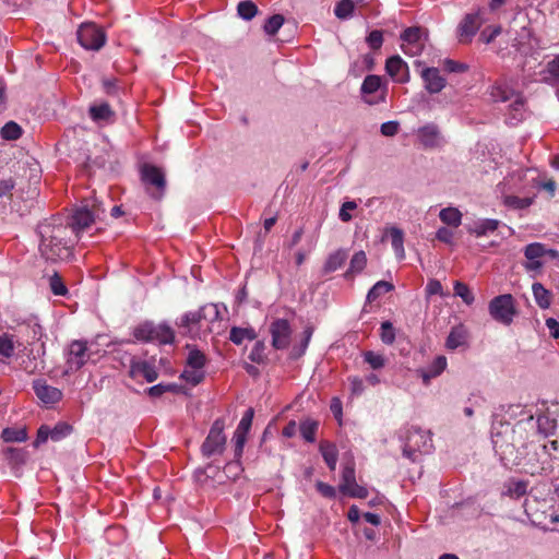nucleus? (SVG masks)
Returning <instances> with one entry per match:
<instances>
[{
  "label": "nucleus",
  "instance_id": "nucleus-26",
  "mask_svg": "<svg viewBox=\"0 0 559 559\" xmlns=\"http://www.w3.org/2000/svg\"><path fill=\"white\" fill-rule=\"evenodd\" d=\"M142 180L145 183L155 186L158 190L163 191L165 188V175L163 170L153 165H144L141 170Z\"/></svg>",
  "mask_w": 559,
  "mask_h": 559
},
{
  "label": "nucleus",
  "instance_id": "nucleus-31",
  "mask_svg": "<svg viewBox=\"0 0 559 559\" xmlns=\"http://www.w3.org/2000/svg\"><path fill=\"white\" fill-rule=\"evenodd\" d=\"M467 340V330L463 325H456L452 328L448 338L445 346L449 349H456L460 346L465 345Z\"/></svg>",
  "mask_w": 559,
  "mask_h": 559
},
{
  "label": "nucleus",
  "instance_id": "nucleus-8",
  "mask_svg": "<svg viewBox=\"0 0 559 559\" xmlns=\"http://www.w3.org/2000/svg\"><path fill=\"white\" fill-rule=\"evenodd\" d=\"M489 98L492 102L510 103V107L515 111L514 118L521 119L523 117L524 100L523 97L516 93L508 83L496 82L488 90Z\"/></svg>",
  "mask_w": 559,
  "mask_h": 559
},
{
  "label": "nucleus",
  "instance_id": "nucleus-53",
  "mask_svg": "<svg viewBox=\"0 0 559 559\" xmlns=\"http://www.w3.org/2000/svg\"><path fill=\"white\" fill-rule=\"evenodd\" d=\"M318 424L312 420H306L300 425V433L302 438L308 442H313Z\"/></svg>",
  "mask_w": 559,
  "mask_h": 559
},
{
  "label": "nucleus",
  "instance_id": "nucleus-63",
  "mask_svg": "<svg viewBox=\"0 0 559 559\" xmlns=\"http://www.w3.org/2000/svg\"><path fill=\"white\" fill-rule=\"evenodd\" d=\"M50 288L55 295L63 296L67 294V288L58 275L50 277Z\"/></svg>",
  "mask_w": 559,
  "mask_h": 559
},
{
  "label": "nucleus",
  "instance_id": "nucleus-47",
  "mask_svg": "<svg viewBox=\"0 0 559 559\" xmlns=\"http://www.w3.org/2000/svg\"><path fill=\"white\" fill-rule=\"evenodd\" d=\"M189 354L187 357V367L204 369L205 356L197 348L189 347Z\"/></svg>",
  "mask_w": 559,
  "mask_h": 559
},
{
  "label": "nucleus",
  "instance_id": "nucleus-13",
  "mask_svg": "<svg viewBox=\"0 0 559 559\" xmlns=\"http://www.w3.org/2000/svg\"><path fill=\"white\" fill-rule=\"evenodd\" d=\"M386 91V85L382 83L381 76L376 74L367 75L360 87L361 97L368 105L384 103Z\"/></svg>",
  "mask_w": 559,
  "mask_h": 559
},
{
  "label": "nucleus",
  "instance_id": "nucleus-17",
  "mask_svg": "<svg viewBox=\"0 0 559 559\" xmlns=\"http://www.w3.org/2000/svg\"><path fill=\"white\" fill-rule=\"evenodd\" d=\"M90 358L88 347L85 342L74 341L70 344L67 354V370H79Z\"/></svg>",
  "mask_w": 559,
  "mask_h": 559
},
{
  "label": "nucleus",
  "instance_id": "nucleus-40",
  "mask_svg": "<svg viewBox=\"0 0 559 559\" xmlns=\"http://www.w3.org/2000/svg\"><path fill=\"white\" fill-rule=\"evenodd\" d=\"M230 341L236 345H240L245 340H254L255 332L247 328H233L230 331Z\"/></svg>",
  "mask_w": 559,
  "mask_h": 559
},
{
  "label": "nucleus",
  "instance_id": "nucleus-18",
  "mask_svg": "<svg viewBox=\"0 0 559 559\" xmlns=\"http://www.w3.org/2000/svg\"><path fill=\"white\" fill-rule=\"evenodd\" d=\"M272 346L276 349L287 348L290 344L292 329L287 320L277 319L271 323Z\"/></svg>",
  "mask_w": 559,
  "mask_h": 559
},
{
  "label": "nucleus",
  "instance_id": "nucleus-52",
  "mask_svg": "<svg viewBox=\"0 0 559 559\" xmlns=\"http://www.w3.org/2000/svg\"><path fill=\"white\" fill-rule=\"evenodd\" d=\"M366 264H367L366 253L364 251H358L353 255V258L350 260L349 272L350 273H359L365 269Z\"/></svg>",
  "mask_w": 559,
  "mask_h": 559
},
{
  "label": "nucleus",
  "instance_id": "nucleus-60",
  "mask_svg": "<svg viewBox=\"0 0 559 559\" xmlns=\"http://www.w3.org/2000/svg\"><path fill=\"white\" fill-rule=\"evenodd\" d=\"M357 207V203L355 201H346L342 204L338 216L342 222H349L352 219L350 211H354Z\"/></svg>",
  "mask_w": 559,
  "mask_h": 559
},
{
  "label": "nucleus",
  "instance_id": "nucleus-29",
  "mask_svg": "<svg viewBox=\"0 0 559 559\" xmlns=\"http://www.w3.org/2000/svg\"><path fill=\"white\" fill-rule=\"evenodd\" d=\"M204 312V318L213 324L216 329H222V333L224 332L226 324L221 311V306L217 304H207L202 307Z\"/></svg>",
  "mask_w": 559,
  "mask_h": 559
},
{
  "label": "nucleus",
  "instance_id": "nucleus-58",
  "mask_svg": "<svg viewBox=\"0 0 559 559\" xmlns=\"http://www.w3.org/2000/svg\"><path fill=\"white\" fill-rule=\"evenodd\" d=\"M426 293L428 296L440 295L441 297H448L449 295L443 290V287L438 280H429L426 285Z\"/></svg>",
  "mask_w": 559,
  "mask_h": 559
},
{
  "label": "nucleus",
  "instance_id": "nucleus-21",
  "mask_svg": "<svg viewBox=\"0 0 559 559\" xmlns=\"http://www.w3.org/2000/svg\"><path fill=\"white\" fill-rule=\"evenodd\" d=\"M425 88L430 94L440 93L447 85V80L440 74L437 68H424L420 71Z\"/></svg>",
  "mask_w": 559,
  "mask_h": 559
},
{
  "label": "nucleus",
  "instance_id": "nucleus-25",
  "mask_svg": "<svg viewBox=\"0 0 559 559\" xmlns=\"http://www.w3.org/2000/svg\"><path fill=\"white\" fill-rule=\"evenodd\" d=\"M130 374L133 378H144L147 382L155 381L158 376L154 365L145 360L132 361Z\"/></svg>",
  "mask_w": 559,
  "mask_h": 559
},
{
  "label": "nucleus",
  "instance_id": "nucleus-46",
  "mask_svg": "<svg viewBox=\"0 0 559 559\" xmlns=\"http://www.w3.org/2000/svg\"><path fill=\"white\" fill-rule=\"evenodd\" d=\"M15 341L10 334L0 335V356L11 358L14 354Z\"/></svg>",
  "mask_w": 559,
  "mask_h": 559
},
{
  "label": "nucleus",
  "instance_id": "nucleus-11",
  "mask_svg": "<svg viewBox=\"0 0 559 559\" xmlns=\"http://www.w3.org/2000/svg\"><path fill=\"white\" fill-rule=\"evenodd\" d=\"M181 325L187 329L191 337H204L207 334L221 335L222 329L214 328L213 324L204 318L202 307L197 311L186 313L181 318Z\"/></svg>",
  "mask_w": 559,
  "mask_h": 559
},
{
  "label": "nucleus",
  "instance_id": "nucleus-5",
  "mask_svg": "<svg viewBox=\"0 0 559 559\" xmlns=\"http://www.w3.org/2000/svg\"><path fill=\"white\" fill-rule=\"evenodd\" d=\"M533 448V452H527L525 455L521 451V463L511 465L521 466L522 469L530 475L550 474L554 466L548 445L543 444Z\"/></svg>",
  "mask_w": 559,
  "mask_h": 559
},
{
  "label": "nucleus",
  "instance_id": "nucleus-30",
  "mask_svg": "<svg viewBox=\"0 0 559 559\" xmlns=\"http://www.w3.org/2000/svg\"><path fill=\"white\" fill-rule=\"evenodd\" d=\"M90 116L95 122H110L114 111L107 103L94 104L90 107Z\"/></svg>",
  "mask_w": 559,
  "mask_h": 559
},
{
  "label": "nucleus",
  "instance_id": "nucleus-3",
  "mask_svg": "<svg viewBox=\"0 0 559 559\" xmlns=\"http://www.w3.org/2000/svg\"><path fill=\"white\" fill-rule=\"evenodd\" d=\"M400 440L403 443V454L413 462L418 460L420 454L430 453L432 439L429 431L418 427H408L401 431Z\"/></svg>",
  "mask_w": 559,
  "mask_h": 559
},
{
  "label": "nucleus",
  "instance_id": "nucleus-44",
  "mask_svg": "<svg viewBox=\"0 0 559 559\" xmlns=\"http://www.w3.org/2000/svg\"><path fill=\"white\" fill-rule=\"evenodd\" d=\"M354 9L353 0H341L334 8V14L340 20H347L353 15Z\"/></svg>",
  "mask_w": 559,
  "mask_h": 559
},
{
  "label": "nucleus",
  "instance_id": "nucleus-27",
  "mask_svg": "<svg viewBox=\"0 0 559 559\" xmlns=\"http://www.w3.org/2000/svg\"><path fill=\"white\" fill-rule=\"evenodd\" d=\"M528 481L510 478L503 485L502 493L511 499H520L527 493Z\"/></svg>",
  "mask_w": 559,
  "mask_h": 559
},
{
  "label": "nucleus",
  "instance_id": "nucleus-1",
  "mask_svg": "<svg viewBox=\"0 0 559 559\" xmlns=\"http://www.w3.org/2000/svg\"><path fill=\"white\" fill-rule=\"evenodd\" d=\"M491 442L496 454L503 465L521 463V449L526 450L528 442L521 439L516 431V424L511 427L509 423L495 420L491 426Z\"/></svg>",
  "mask_w": 559,
  "mask_h": 559
},
{
  "label": "nucleus",
  "instance_id": "nucleus-36",
  "mask_svg": "<svg viewBox=\"0 0 559 559\" xmlns=\"http://www.w3.org/2000/svg\"><path fill=\"white\" fill-rule=\"evenodd\" d=\"M533 295L535 298L536 304L542 309L549 308L551 300H550V293L540 283H534L532 286Z\"/></svg>",
  "mask_w": 559,
  "mask_h": 559
},
{
  "label": "nucleus",
  "instance_id": "nucleus-19",
  "mask_svg": "<svg viewBox=\"0 0 559 559\" xmlns=\"http://www.w3.org/2000/svg\"><path fill=\"white\" fill-rule=\"evenodd\" d=\"M481 25L479 12L466 14L457 27L460 41L469 43Z\"/></svg>",
  "mask_w": 559,
  "mask_h": 559
},
{
  "label": "nucleus",
  "instance_id": "nucleus-4",
  "mask_svg": "<svg viewBox=\"0 0 559 559\" xmlns=\"http://www.w3.org/2000/svg\"><path fill=\"white\" fill-rule=\"evenodd\" d=\"M524 511L531 523L542 530H554V525L559 523V514L545 500L536 498L526 499Z\"/></svg>",
  "mask_w": 559,
  "mask_h": 559
},
{
  "label": "nucleus",
  "instance_id": "nucleus-37",
  "mask_svg": "<svg viewBox=\"0 0 559 559\" xmlns=\"http://www.w3.org/2000/svg\"><path fill=\"white\" fill-rule=\"evenodd\" d=\"M1 438L5 442H24L27 440L25 428L8 427L2 430Z\"/></svg>",
  "mask_w": 559,
  "mask_h": 559
},
{
  "label": "nucleus",
  "instance_id": "nucleus-34",
  "mask_svg": "<svg viewBox=\"0 0 559 559\" xmlns=\"http://www.w3.org/2000/svg\"><path fill=\"white\" fill-rule=\"evenodd\" d=\"M320 452L329 468L334 471L337 463V449L335 444L328 441H322L320 443Z\"/></svg>",
  "mask_w": 559,
  "mask_h": 559
},
{
  "label": "nucleus",
  "instance_id": "nucleus-12",
  "mask_svg": "<svg viewBox=\"0 0 559 559\" xmlns=\"http://www.w3.org/2000/svg\"><path fill=\"white\" fill-rule=\"evenodd\" d=\"M428 40L427 32L421 27H408L401 34V49L411 57L421 55Z\"/></svg>",
  "mask_w": 559,
  "mask_h": 559
},
{
  "label": "nucleus",
  "instance_id": "nucleus-14",
  "mask_svg": "<svg viewBox=\"0 0 559 559\" xmlns=\"http://www.w3.org/2000/svg\"><path fill=\"white\" fill-rule=\"evenodd\" d=\"M78 40L85 49L98 50L104 46L106 36L96 24L83 23L78 31Z\"/></svg>",
  "mask_w": 559,
  "mask_h": 559
},
{
  "label": "nucleus",
  "instance_id": "nucleus-45",
  "mask_svg": "<svg viewBox=\"0 0 559 559\" xmlns=\"http://www.w3.org/2000/svg\"><path fill=\"white\" fill-rule=\"evenodd\" d=\"M237 12L239 16L246 21L252 20L258 13V7L250 0L238 3Z\"/></svg>",
  "mask_w": 559,
  "mask_h": 559
},
{
  "label": "nucleus",
  "instance_id": "nucleus-7",
  "mask_svg": "<svg viewBox=\"0 0 559 559\" xmlns=\"http://www.w3.org/2000/svg\"><path fill=\"white\" fill-rule=\"evenodd\" d=\"M104 213L105 210L102 207L100 203H98L97 200H93L92 204L85 203L74 211L71 217L70 227L72 231L79 236L97 218H100V215Z\"/></svg>",
  "mask_w": 559,
  "mask_h": 559
},
{
  "label": "nucleus",
  "instance_id": "nucleus-28",
  "mask_svg": "<svg viewBox=\"0 0 559 559\" xmlns=\"http://www.w3.org/2000/svg\"><path fill=\"white\" fill-rule=\"evenodd\" d=\"M447 365V358L444 356H438L431 361L427 369H420L418 372L423 381L427 384L430 379L440 376L445 370Z\"/></svg>",
  "mask_w": 559,
  "mask_h": 559
},
{
  "label": "nucleus",
  "instance_id": "nucleus-54",
  "mask_svg": "<svg viewBox=\"0 0 559 559\" xmlns=\"http://www.w3.org/2000/svg\"><path fill=\"white\" fill-rule=\"evenodd\" d=\"M364 359L372 369H380L385 365L384 356L371 350L364 353Z\"/></svg>",
  "mask_w": 559,
  "mask_h": 559
},
{
  "label": "nucleus",
  "instance_id": "nucleus-50",
  "mask_svg": "<svg viewBox=\"0 0 559 559\" xmlns=\"http://www.w3.org/2000/svg\"><path fill=\"white\" fill-rule=\"evenodd\" d=\"M533 203L532 198H520L515 195H506L504 197V204L512 209H526Z\"/></svg>",
  "mask_w": 559,
  "mask_h": 559
},
{
  "label": "nucleus",
  "instance_id": "nucleus-55",
  "mask_svg": "<svg viewBox=\"0 0 559 559\" xmlns=\"http://www.w3.org/2000/svg\"><path fill=\"white\" fill-rule=\"evenodd\" d=\"M381 340L384 344H392L395 341V332L391 322L385 321L381 324Z\"/></svg>",
  "mask_w": 559,
  "mask_h": 559
},
{
  "label": "nucleus",
  "instance_id": "nucleus-62",
  "mask_svg": "<svg viewBox=\"0 0 559 559\" xmlns=\"http://www.w3.org/2000/svg\"><path fill=\"white\" fill-rule=\"evenodd\" d=\"M70 431L71 427L68 424H58L53 429H51V440L59 441L63 437L68 436Z\"/></svg>",
  "mask_w": 559,
  "mask_h": 559
},
{
  "label": "nucleus",
  "instance_id": "nucleus-38",
  "mask_svg": "<svg viewBox=\"0 0 559 559\" xmlns=\"http://www.w3.org/2000/svg\"><path fill=\"white\" fill-rule=\"evenodd\" d=\"M454 296L460 297L463 302L471 306L475 301V296L469 287L460 281H455L453 284Z\"/></svg>",
  "mask_w": 559,
  "mask_h": 559
},
{
  "label": "nucleus",
  "instance_id": "nucleus-39",
  "mask_svg": "<svg viewBox=\"0 0 559 559\" xmlns=\"http://www.w3.org/2000/svg\"><path fill=\"white\" fill-rule=\"evenodd\" d=\"M499 222L496 219H481L475 223V226L471 228V233L477 237L485 236L497 229Z\"/></svg>",
  "mask_w": 559,
  "mask_h": 559
},
{
  "label": "nucleus",
  "instance_id": "nucleus-61",
  "mask_svg": "<svg viewBox=\"0 0 559 559\" xmlns=\"http://www.w3.org/2000/svg\"><path fill=\"white\" fill-rule=\"evenodd\" d=\"M501 33V27L500 26H490V27H487L485 28L481 33H480V39L485 43V44H490L491 41L495 40V38L500 35Z\"/></svg>",
  "mask_w": 559,
  "mask_h": 559
},
{
  "label": "nucleus",
  "instance_id": "nucleus-23",
  "mask_svg": "<svg viewBox=\"0 0 559 559\" xmlns=\"http://www.w3.org/2000/svg\"><path fill=\"white\" fill-rule=\"evenodd\" d=\"M417 136L425 147H436L442 144L443 138L436 124L429 123L418 129Z\"/></svg>",
  "mask_w": 559,
  "mask_h": 559
},
{
  "label": "nucleus",
  "instance_id": "nucleus-33",
  "mask_svg": "<svg viewBox=\"0 0 559 559\" xmlns=\"http://www.w3.org/2000/svg\"><path fill=\"white\" fill-rule=\"evenodd\" d=\"M540 81L555 84L559 81V55L549 61L546 68L540 71Z\"/></svg>",
  "mask_w": 559,
  "mask_h": 559
},
{
  "label": "nucleus",
  "instance_id": "nucleus-22",
  "mask_svg": "<svg viewBox=\"0 0 559 559\" xmlns=\"http://www.w3.org/2000/svg\"><path fill=\"white\" fill-rule=\"evenodd\" d=\"M33 389L39 401L47 405L55 404L62 397V392L59 389L49 385L45 380H35Z\"/></svg>",
  "mask_w": 559,
  "mask_h": 559
},
{
  "label": "nucleus",
  "instance_id": "nucleus-15",
  "mask_svg": "<svg viewBox=\"0 0 559 559\" xmlns=\"http://www.w3.org/2000/svg\"><path fill=\"white\" fill-rule=\"evenodd\" d=\"M225 442L226 438L224 435V423L217 419L214 421L209 436L202 445V452L206 456L221 453L224 449Z\"/></svg>",
  "mask_w": 559,
  "mask_h": 559
},
{
  "label": "nucleus",
  "instance_id": "nucleus-20",
  "mask_svg": "<svg viewBox=\"0 0 559 559\" xmlns=\"http://www.w3.org/2000/svg\"><path fill=\"white\" fill-rule=\"evenodd\" d=\"M385 71L396 83H406L409 81L408 66L400 56H393L386 60Z\"/></svg>",
  "mask_w": 559,
  "mask_h": 559
},
{
  "label": "nucleus",
  "instance_id": "nucleus-43",
  "mask_svg": "<svg viewBox=\"0 0 559 559\" xmlns=\"http://www.w3.org/2000/svg\"><path fill=\"white\" fill-rule=\"evenodd\" d=\"M204 369L187 367L181 373V378L191 385H197L204 379Z\"/></svg>",
  "mask_w": 559,
  "mask_h": 559
},
{
  "label": "nucleus",
  "instance_id": "nucleus-41",
  "mask_svg": "<svg viewBox=\"0 0 559 559\" xmlns=\"http://www.w3.org/2000/svg\"><path fill=\"white\" fill-rule=\"evenodd\" d=\"M0 135L7 141L17 140L22 135V128L16 122L9 121L0 129Z\"/></svg>",
  "mask_w": 559,
  "mask_h": 559
},
{
  "label": "nucleus",
  "instance_id": "nucleus-16",
  "mask_svg": "<svg viewBox=\"0 0 559 559\" xmlns=\"http://www.w3.org/2000/svg\"><path fill=\"white\" fill-rule=\"evenodd\" d=\"M340 491L353 498L362 499L368 496V490L356 483L355 468L352 463H348L343 467Z\"/></svg>",
  "mask_w": 559,
  "mask_h": 559
},
{
  "label": "nucleus",
  "instance_id": "nucleus-32",
  "mask_svg": "<svg viewBox=\"0 0 559 559\" xmlns=\"http://www.w3.org/2000/svg\"><path fill=\"white\" fill-rule=\"evenodd\" d=\"M440 221L449 227H459L462 223V213L456 207H445L439 213Z\"/></svg>",
  "mask_w": 559,
  "mask_h": 559
},
{
  "label": "nucleus",
  "instance_id": "nucleus-35",
  "mask_svg": "<svg viewBox=\"0 0 559 559\" xmlns=\"http://www.w3.org/2000/svg\"><path fill=\"white\" fill-rule=\"evenodd\" d=\"M394 286L392 283L386 281L377 282L367 294V301L373 302L386 293L393 290Z\"/></svg>",
  "mask_w": 559,
  "mask_h": 559
},
{
  "label": "nucleus",
  "instance_id": "nucleus-6",
  "mask_svg": "<svg viewBox=\"0 0 559 559\" xmlns=\"http://www.w3.org/2000/svg\"><path fill=\"white\" fill-rule=\"evenodd\" d=\"M556 429V420L546 415H539L536 418L532 414H527L525 419L516 423V431L521 439L525 438L528 445L532 447L535 436L540 435L547 437L554 433Z\"/></svg>",
  "mask_w": 559,
  "mask_h": 559
},
{
  "label": "nucleus",
  "instance_id": "nucleus-42",
  "mask_svg": "<svg viewBox=\"0 0 559 559\" xmlns=\"http://www.w3.org/2000/svg\"><path fill=\"white\" fill-rule=\"evenodd\" d=\"M347 258L346 251L338 250L329 255L324 269L326 272H334L340 269Z\"/></svg>",
  "mask_w": 559,
  "mask_h": 559
},
{
  "label": "nucleus",
  "instance_id": "nucleus-51",
  "mask_svg": "<svg viewBox=\"0 0 559 559\" xmlns=\"http://www.w3.org/2000/svg\"><path fill=\"white\" fill-rule=\"evenodd\" d=\"M284 24V17L281 14H275L269 17L263 26L267 35H275Z\"/></svg>",
  "mask_w": 559,
  "mask_h": 559
},
{
  "label": "nucleus",
  "instance_id": "nucleus-57",
  "mask_svg": "<svg viewBox=\"0 0 559 559\" xmlns=\"http://www.w3.org/2000/svg\"><path fill=\"white\" fill-rule=\"evenodd\" d=\"M264 350L265 345L262 342H257L249 354L250 360L258 364L262 362L265 358Z\"/></svg>",
  "mask_w": 559,
  "mask_h": 559
},
{
  "label": "nucleus",
  "instance_id": "nucleus-59",
  "mask_svg": "<svg viewBox=\"0 0 559 559\" xmlns=\"http://www.w3.org/2000/svg\"><path fill=\"white\" fill-rule=\"evenodd\" d=\"M252 419H253V409L252 408H249L247 409V412L243 414L242 418L240 419L239 424H238V427H237V431H240V432H245V433H248L250 427H251V424H252Z\"/></svg>",
  "mask_w": 559,
  "mask_h": 559
},
{
  "label": "nucleus",
  "instance_id": "nucleus-24",
  "mask_svg": "<svg viewBox=\"0 0 559 559\" xmlns=\"http://www.w3.org/2000/svg\"><path fill=\"white\" fill-rule=\"evenodd\" d=\"M384 237H389L397 260L405 259L404 231L397 226H389L384 230Z\"/></svg>",
  "mask_w": 559,
  "mask_h": 559
},
{
  "label": "nucleus",
  "instance_id": "nucleus-56",
  "mask_svg": "<svg viewBox=\"0 0 559 559\" xmlns=\"http://www.w3.org/2000/svg\"><path fill=\"white\" fill-rule=\"evenodd\" d=\"M368 46L373 49H380L383 44V35L381 31H372L366 38Z\"/></svg>",
  "mask_w": 559,
  "mask_h": 559
},
{
  "label": "nucleus",
  "instance_id": "nucleus-10",
  "mask_svg": "<svg viewBox=\"0 0 559 559\" xmlns=\"http://www.w3.org/2000/svg\"><path fill=\"white\" fill-rule=\"evenodd\" d=\"M488 311L495 321L504 325H510L518 314L514 298L510 294L492 298L488 305Z\"/></svg>",
  "mask_w": 559,
  "mask_h": 559
},
{
  "label": "nucleus",
  "instance_id": "nucleus-64",
  "mask_svg": "<svg viewBox=\"0 0 559 559\" xmlns=\"http://www.w3.org/2000/svg\"><path fill=\"white\" fill-rule=\"evenodd\" d=\"M400 123L397 121H386L381 124L380 131L384 136H393L399 132Z\"/></svg>",
  "mask_w": 559,
  "mask_h": 559
},
{
  "label": "nucleus",
  "instance_id": "nucleus-49",
  "mask_svg": "<svg viewBox=\"0 0 559 559\" xmlns=\"http://www.w3.org/2000/svg\"><path fill=\"white\" fill-rule=\"evenodd\" d=\"M547 249L539 242H533L525 247L524 255L526 260L539 259L542 260L546 255Z\"/></svg>",
  "mask_w": 559,
  "mask_h": 559
},
{
  "label": "nucleus",
  "instance_id": "nucleus-48",
  "mask_svg": "<svg viewBox=\"0 0 559 559\" xmlns=\"http://www.w3.org/2000/svg\"><path fill=\"white\" fill-rule=\"evenodd\" d=\"M3 453L5 459L12 465H21L26 461V452L21 449L9 447L3 451Z\"/></svg>",
  "mask_w": 559,
  "mask_h": 559
},
{
  "label": "nucleus",
  "instance_id": "nucleus-2",
  "mask_svg": "<svg viewBox=\"0 0 559 559\" xmlns=\"http://www.w3.org/2000/svg\"><path fill=\"white\" fill-rule=\"evenodd\" d=\"M67 231V227L61 224L45 222L38 226L39 251L46 260L55 262L71 255V249L64 241Z\"/></svg>",
  "mask_w": 559,
  "mask_h": 559
},
{
  "label": "nucleus",
  "instance_id": "nucleus-9",
  "mask_svg": "<svg viewBox=\"0 0 559 559\" xmlns=\"http://www.w3.org/2000/svg\"><path fill=\"white\" fill-rule=\"evenodd\" d=\"M133 336L138 341L169 344L174 341L175 333L167 324L144 322L134 329Z\"/></svg>",
  "mask_w": 559,
  "mask_h": 559
}]
</instances>
